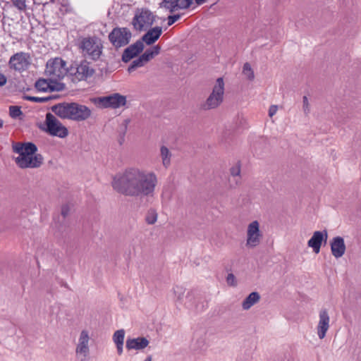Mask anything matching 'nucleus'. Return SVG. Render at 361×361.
Instances as JSON below:
<instances>
[{
  "label": "nucleus",
  "instance_id": "obj_11",
  "mask_svg": "<svg viewBox=\"0 0 361 361\" xmlns=\"http://www.w3.org/2000/svg\"><path fill=\"white\" fill-rule=\"evenodd\" d=\"M29 59L30 56L26 53H16L10 58L8 66L11 69L22 72L28 68L30 65Z\"/></svg>",
  "mask_w": 361,
  "mask_h": 361
},
{
  "label": "nucleus",
  "instance_id": "obj_39",
  "mask_svg": "<svg viewBox=\"0 0 361 361\" xmlns=\"http://www.w3.org/2000/svg\"><path fill=\"white\" fill-rule=\"evenodd\" d=\"M230 172L231 176L235 178L236 176H239L240 173V165L239 163H237L235 166H233L230 169Z\"/></svg>",
  "mask_w": 361,
  "mask_h": 361
},
{
  "label": "nucleus",
  "instance_id": "obj_19",
  "mask_svg": "<svg viewBox=\"0 0 361 361\" xmlns=\"http://www.w3.org/2000/svg\"><path fill=\"white\" fill-rule=\"evenodd\" d=\"M90 341V336L88 331L82 330L80 332V337L78 339V343L77 345L75 352L77 354L82 355L86 357L90 352L88 343Z\"/></svg>",
  "mask_w": 361,
  "mask_h": 361
},
{
  "label": "nucleus",
  "instance_id": "obj_48",
  "mask_svg": "<svg viewBox=\"0 0 361 361\" xmlns=\"http://www.w3.org/2000/svg\"><path fill=\"white\" fill-rule=\"evenodd\" d=\"M195 1L197 5H201V4H204L207 0H195Z\"/></svg>",
  "mask_w": 361,
  "mask_h": 361
},
{
  "label": "nucleus",
  "instance_id": "obj_8",
  "mask_svg": "<svg viewBox=\"0 0 361 361\" xmlns=\"http://www.w3.org/2000/svg\"><path fill=\"white\" fill-rule=\"evenodd\" d=\"M45 124L46 131L52 136L63 138L68 134V129L51 113L46 114Z\"/></svg>",
  "mask_w": 361,
  "mask_h": 361
},
{
  "label": "nucleus",
  "instance_id": "obj_10",
  "mask_svg": "<svg viewBox=\"0 0 361 361\" xmlns=\"http://www.w3.org/2000/svg\"><path fill=\"white\" fill-rule=\"evenodd\" d=\"M262 238L259 231V224L257 221L251 222L247 227L246 245L250 247L257 246Z\"/></svg>",
  "mask_w": 361,
  "mask_h": 361
},
{
  "label": "nucleus",
  "instance_id": "obj_6",
  "mask_svg": "<svg viewBox=\"0 0 361 361\" xmlns=\"http://www.w3.org/2000/svg\"><path fill=\"white\" fill-rule=\"evenodd\" d=\"M224 94V82L222 78H217L212 92L203 105L204 109H212L218 107L223 102Z\"/></svg>",
  "mask_w": 361,
  "mask_h": 361
},
{
  "label": "nucleus",
  "instance_id": "obj_41",
  "mask_svg": "<svg viewBox=\"0 0 361 361\" xmlns=\"http://www.w3.org/2000/svg\"><path fill=\"white\" fill-rule=\"evenodd\" d=\"M226 282L228 285L235 286L236 285L235 276L233 274H228L226 277Z\"/></svg>",
  "mask_w": 361,
  "mask_h": 361
},
{
  "label": "nucleus",
  "instance_id": "obj_14",
  "mask_svg": "<svg viewBox=\"0 0 361 361\" xmlns=\"http://www.w3.org/2000/svg\"><path fill=\"white\" fill-rule=\"evenodd\" d=\"M144 49V44L141 40L128 47L123 52L122 61L124 63L129 62L132 59L137 56Z\"/></svg>",
  "mask_w": 361,
  "mask_h": 361
},
{
  "label": "nucleus",
  "instance_id": "obj_51",
  "mask_svg": "<svg viewBox=\"0 0 361 361\" xmlns=\"http://www.w3.org/2000/svg\"><path fill=\"white\" fill-rule=\"evenodd\" d=\"M3 125H4V121L2 119L0 118V128H1L3 127Z\"/></svg>",
  "mask_w": 361,
  "mask_h": 361
},
{
  "label": "nucleus",
  "instance_id": "obj_38",
  "mask_svg": "<svg viewBox=\"0 0 361 361\" xmlns=\"http://www.w3.org/2000/svg\"><path fill=\"white\" fill-rule=\"evenodd\" d=\"M206 345L205 339L202 337L197 338L195 342V350H202Z\"/></svg>",
  "mask_w": 361,
  "mask_h": 361
},
{
  "label": "nucleus",
  "instance_id": "obj_17",
  "mask_svg": "<svg viewBox=\"0 0 361 361\" xmlns=\"http://www.w3.org/2000/svg\"><path fill=\"white\" fill-rule=\"evenodd\" d=\"M94 73V71L90 66V63L87 61H82L77 66L73 74L78 80H84L92 76Z\"/></svg>",
  "mask_w": 361,
  "mask_h": 361
},
{
  "label": "nucleus",
  "instance_id": "obj_34",
  "mask_svg": "<svg viewBox=\"0 0 361 361\" xmlns=\"http://www.w3.org/2000/svg\"><path fill=\"white\" fill-rule=\"evenodd\" d=\"M13 5L17 8L20 11H24L26 9L25 0H11Z\"/></svg>",
  "mask_w": 361,
  "mask_h": 361
},
{
  "label": "nucleus",
  "instance_id": "obj_40",
  "mask_svg": "<svg viewBox=\"0 0 361 361\" xmlns=\"http://www.w3.org/2000/svg\"><path fill=\"white\" fill-rule=\"evenodd\" d=\"M129 123H130V120L128 118H127L123 121V123L121 126V133L122 134L123 137H124V135L126 133L128 125Z\"/></svg>",
  "mask_w": 361,
  "mask_h": 361
},
{
  "label": "nucleus",
  "instance_id": "obj_49",
  "mask_svg": "<svg viewBox=\"0 0 361 361\" xmlns=\"http://www.w3.org/2000/svg\"><path fill=\"white\" fill-rule=\"evenodd\" d=\"M48 97H52L51 98V100H52V99H57L59 97V95H51V96H49Z\"/></svg>",
  "mask_w": 361,
  "mask_h": 361
},
{
  "label": "nucleus",
  "instance_id": "obj_20",
  "mask_svg": "<svg viewBox=\"0 0 361 361\" xmlns=\"http://www.w3.org/2000/svg\"><path fill=\"white\" fill-rule=\"evenodd\" d=\"M162 33V28L157 26L149 30L140 39L142 42H145L147 45L154 44L161 36Z\"/></svg>",
  "mask_w": 361,
  "mask_h": 361
},
{
  "label": "nucleus",
  "instance_id": "obj_43",
  "mask_svg": "<svg viewBox=\"0 0 361 361\" xmlns=\"http://www.w3.org/2000/svg\"><path fill=\"white\" fill-rule=\"evenodd\" d=\"M70 212V207L68 204H64L61 207V215L66 218L68 214Z\"/></svg>",
  "mask_w": 361,
  "mask_h": 361
},
{
  "label": "nucleus",
  "instance_id": "obj_27",
  "mask_svg": "<svg viewBox=\"0 0 361 361\" xmlns=\"http://www.w3.org/2000/svg\"><path fill=\"white\" fill-rule=\"evenodd\" d=\"M243 74L247 80L252 81L255 78L254 71L249 63H245L243 67Z\"/></svg>",
  "mask_w": 361,
  "mask_h": 361
},
{
  "label": "nucleus",
  "instance_id": "obj_24",
  "mask_svg": "<svg viewBox=\"0 0 361 361\" xmlns=\"http://www.w3.org/2000/svg\"><path fill=\"white\" fill-rule=\"evenodd\" d=\"M160 152L163 165L167 168L171 164V154L169 149L165 146H161Z\"/></svg>",
  "mask_w": 361,
  "mask_h": 361
},
{
  "label": "nucleus",
  "instance_id": "obj_47",
  "mask_svg": "<svg viewBox=\"0 0 361 361\" xmlns=\"http://www.w3.org/2000/svg\"><path fill=\"white\" fill-rule=\"evenodd\" d=\"M206 306L207 305H204V302H201V305L200 306V305H195L194 307V309L197 312H201L202 310H203L205 308Z\"/></svg>",
  "mask_w": 361,
  "mask_h": 361
},
{
  "label": "nucleus",
  "instance_id": "obj_50",
  "mask_svg": "<svg viewBox=\"0 0 361 361\" xmlns=\"http://www.w3.org/2000/svg\"><path fill=\"white\" fill-rule=\"evenodd\" d=\"M145 361H152V356L151 355H149L146 357V359L145 360Z\"/></svg>",
  "mask_w": 361,
  "mask_h": 361
},
{
  "label": "nucleus",
  "instance_id": "obj_16",
  "mask_svg": "<svg viewBox=\"0 0 361 361\" xmlns=\"http://www.w3.org/2000/svg\"><path fill=\"white\" fill-rule=\"evenodd\" d=\"M71 120L82 121L91 116V110L86 106L74 102Z\"/></svg>",
  "mask_w": 361,
  "mask_h": 361
},
{
  "label": "nucleus",
  "instance_id": "obj_12",
  "mask_svg": "<svg viewBox=\"0 0 361 361\" xmlns=\"http://www.w3.org/2000/svg\"><path fill=\"white\" fill-rule=\"evenodd\" d=\"M74 102H61L51 107V110L62 119L72 118Z\"/></svg>",
  "mask_w": 361,
  "mask_h": 361
},
{
  "label": "nucleus",
  "instance_id": "obj_7",
  "mask_svg": "<svg viewBox=\"0 0 361 361\" xmlns=\"http://www.w3.org/2000/svg\"><path fill=\"white\" fill-rule=\"evenodd\" d=\"M131 37L132 33L127 27H114L109 34V40L116 49L128 44Z\"/></svg>",
  "mask_w": 361,
  "mask_h": 361
},
{
  "label": "nucleus",
  "instance_id": "obj_26",
  "mask_svg": "<svg viewBox=\"0 0 361 361\" xmlns=\"http://www.w3.org/2000/svg\"><path fill=\"white\" fill-rule=\"evenodd\" d=\"M49 91H62L65 88V85L61 82H58L57 80H54L51 78L49 79Z\"/></svg>",
  "mask_w": 361,
  "mask_h": 361
},
{
  "label": "nucleus",
  "instance_id": "obj_15",
  "mask_svg": "<svg viewBox=\"0 0 361 361\" xmlns=\"http://www.w3.org/2000/svg\"><path fill=\"white\" fill-rule=\"evenodd\" d=\"M328 233L326 230L323 231H315L312 236L307 242V245L312 247L313 251L318 254L320 251V247L323 241L325 243L327 240Z\"/></svg>",
  "mask_w": 361,
  "mask_h": 361
},
{
  "label": "nucleus",
  "instance_id": "obj_44",
  "mask_svg": "<svg viewBox=\"0 0 361 361\" xmlns=\"http://www.w3.org/2000/svg\"><path fill=\"white\" fill-rule=\"evenodd\" d=\"M277 110H278V106L276 105H271L269 109V116L270 117H272L274 115L276 114Z\"/></svg>",
  "mask_w": 361,
  "mask_h": 361
},
{
  "label": "nucleus",
  "instance_id": "obj_46",
  "mask_svg": "<svg viewBox=\"0 0 361 361\" xmlns=\"http://www.w3.org/2000/svg\"><path fill=\"white\" fill-rule=\"evenodd\" d=\"M7 78L3 74L0 73V87L4 86L6 84Z\"/></svg>",
  "mask_w": 361,
  "mask_h": 361
},
{
  "label": "nucleus",
  "instance_id": "obj_13",
  "mask_svg": "<svg viewBox=\"0 0 361 361\" xmlns=\"http://www.w3.org/2000/svg\"><path fill=\"white\" fill-rule=\"evenodd\" d=\"M319 322L317 326V335L320 339H323L329 329L330 317L328 310L325 308L320 310L319 312Z\"/></svg>",
  "mask_w": 361,
  "mask_h": 361
},
{
  "label": "nucleus",
  "instance_id": "obj_18",
  "mask_svg": "<svg viewBox=\"0 0 361 361\" xmlns=\"http://www.w3.org/2000/svg\"><path fill=\"white\" fill-rule=\"evenodd\" d=\"M332 255L336 258L341 257L345 252L344 239L341 236L334 237L330 243Z\"/></svg>",
  "mask_w": 361,
  "mask_h": 361
},
{
  "label": "nucleus",
  "instance_id": "obj_28",
  "mask_svg": "<svg viewBox=\"0 0 361 361\" xmlns=\"http://www.w3.org/2000/svg\"><path fill=\"white\" fill-rule=\"evenodd\" d=\"M35 87L39 91H42V92L49 91V80H45V79H39L35 82Z\"/></svg>",
  "mask_w": 361,
  "mask_h": 361
},
{
  "label": "nucleus",
  "instance_id": "obj_5",
  "mask_svg": "<svg viewBox=\"0 0 361 361\" xmlns=\"http://www.w3.org/2000/svg\"><path fill=\"white\" fill-rule=\"evenodd\" d=\"M80 47L85 56L94 61L97 60L102 52L101 41L95 37L84 38L81 42Z\"/></svg>",
  "mask_w": 361,
  "mask_h": 361
},
{
  "label": "nucleus",
  "instance_id": "obj_36",
  "mask_svg": "<svg viewBox=\"0 0 361 361\" xmlns=\"http://www.w3.org/2000/svg\"><path fill=\"white\" fill-rule=\"evenodd\" d=\"M192 0H178V9H186L190 6Z\"/></svg>",
  "mask_w": 361,
  "mask_h": 361
},
{
  "label": "nucleus",
  "instance_id": "obj_31",
  "mask_svg": "<svg viewBox=\"0 0 361 361\" xmlns=\"http://www.w3.org/2000/svg\"><path fill=\"white\" fill-rule=\"evenodd\" d=\"M157 220V214L154 210H149L145 217V221L148 224H154Z\"/></svg>",
  "mask_w": 361,
  "mask_h": 361
},
{
  "label": "nucleus",
  "instance_id": "obj_25",
  "mask_svg": "<svg viewBox=\"0 0 361 361\" xmlns=\"http://www.w3.org/2000/svg\"><path fill=\"white\" fill-rule=\"evenodd\" d=\"M178 0H163L160 4L161 7L168 9L170 12L178 10Z\"/></svg>",
  "mask_w": 361,
  "mask_h": 361
},
{
  "label": "nucleus",
  "instance_id": "obj_3",
  "mask_svg": "<svg viewBox=\"0 0 361 361\" xmlns=\"http://www.w3.org/2000/svg\"><path fill=\"white\" fill-rule=\"evenodd\" d=\"M92 102L98 108L118 109L126 105V97L118 93H114L105 97H94Z\"/></svg>",
  "mask_w": 361,
  "mask_h": 361
},
{
  "label": "nucleus",
  "instance_id": "obj_23",
  "mask_svg": "<svg viewBox=\"0 0 361 361\" xmlns=\"http://www.w3.org/2000/svg\"><path fill=\"white\" fill-rule=\"evenodd\" d=\"M124 337H125L124 329L117 330L114 332V334L113 335V341L116 345L117 352H118V355H121L123 353Z\"/></svg>",
  "mask_w": 361,
  "mask_h": 361
},
{
  "label": "nucleus",
  "instance_id": "obj_37",
  "mask_svg": "<svg viewBox=\"0 0 361 361\" xmlns=\"http://www.w3.org/2000/svg\"><path fill=\"white\" fill-rule=\"evenodd\" d=\"M302 110L305 115H308L310 111V105L307 96L302 97Z\"/></svg>",
  "mask_w": 361,
  "mask_h": 361
},
{
  "label": "nucleus",
  "instance_id": "obj_4",
  "mask_svg": "<svg viewBox=\"0 0 361 361\" xmlns=\"http://www.w3.org/2000/svg\"><path fill=\"white\" fill-rule=\"evenodd\" d=\"M68 72L66 62L61 58L51 59L47 62L45 73L54 80L63 78Z\"/></svg>",
  "mask_w": 361,
  "mask_h": 361
},
{
  "label": "nucleus",
  "instance_id": "obj_2",
  "mask_svg": "<svg viewBox=\"0 0 361 361\" xmlns=\"http://www.w3.org/2000/svg\"><path fill=\"white\" fill-rule=\"evenodd\" d=\"M13 151L19 154L15 161L20 169L39 168L43 163V157L36 153L37 147L32 142H16Z\"/></svg>",
  "mask_w": 361,
  "mask_h": 361
},
{
  "label": "nucleus",
  "instance_id": "obj_9",
  "mask_svg": "<svg viewBox=\"0 0 361 361\" xmlns=\"http://www.w3.org/2000/svg\"><path fill=\"white\" fill-rule=\"evenodd\" d=\"M154 22V16L147 9H142L134 16L132 24L137 30H142L145 26H150Z\"/></svg>",
  "mask_w": 361,
  "mask_h": 361
},
{
  "label": "nucleus",
  "instance_id": "obj_21",
  "mask_svg": "<svg viewBox=\"0 0 361 361\" xmlns=\"http://www.w3.org/2000/svg\"><path fill=\"white\" fill-rule=\"evenodd\" d=\"M149 344V341L145 337L136 338H128L126 341V348L128 350H142Z\"/></svg>",
  "mask_w": 361,
  "mask_h": 361
},
{
  "label": "nucleus",
  "instance_id": "obj_29",
  "mask_svg": "<svg viewBox=\"0 0 361 361\" xmlns=\"http://www.w3.org/2000/svg\"><path fill=\"white\" fill-rule=\"evenodd\" d=\"M145 64V63L139 56L137 59L132 61L131 64L129 66L128 68V71L129 73H131L135 71L137 68L144 66Z\"/></svg>",
  "mask_w": 361,
  "mask_h": 361
},
{
  "label": "nucleus",
  "instance_id": "obj_32",
  "mask_svg": "<svg viewBox=\"0 0 361 361\" xmlns=\"http://www.w3.org/2000/svg\"><path fill=\"white\" fill-rule=\"evenodd\" d=\"M51 98L52 97H32V96H25L24 97V99L27 101L35 102H37V103L47 102L48 101L51 100Z\"/></svg>",
  "mask_w": 361,
  "mask_h": 361
},
{
  "label": "nucleus",
  "instance_id": "obj_30",
  "mask_svg": "<svg viewBox=\"0 0 361 361\" xmlns=\"http://www.w3.org/2000/svg\"><path fill=\"white\" fill-rule=\"evenodd\" d=\"M22 114H23V112H22L20 106H9V115L11 118H16Z\"/></svg>",
  "mask_w": 361,
  "mask_h": 361
},
{
  "label": "nucleus",
  "instance_id": "obj_35",
  "mask_svg": "<svg viewBox=\"0 0 361 361\" xmlns=\"http://www.w3.org/2000/svg\"><path fill=\"white\" fill-rule=\"evenodd\" d=\"M140 57L142 59V61L147 63L152 59L154 58L153 54L151 51V49H147Z\"/></svg>",
  "mask_w": 361,
  "mask_h": 361
},
{
  "label": "nucleus",
  "instance_id": "obj_33",
  "mask_svg": "<svg viewBox=\"0 0 361 361\" xmlns=\"http://www.w3.org/2000/svg\"><path fill=\"white\" fill-rule=\"evenodd\" d=\"M174 294L178 301L182 302L185 289L182 286H176L173 289Z\"/></svg>",
  "mask_w": 361,
  "mask_h": 361
},
{
  "label": "nucleus",
  "instance_id": "obj_22",
  "mask_svg": "<svg viewBox=\"0 0 361 361\" xmlns=\"http://www.w3.org/2000/svg\"><path fill=\"white\" fill-rule=\"evenodd\" d=\"M260 300V295L257 292H252L243 301L242 307L244 310H247Z\"/></svg>",
  "mask_w": 361,
  "mask_h": 361
},
{
  "label": "nucleus",
  "instance_id": "obj_42",
  "mask_svg": "<svg viewBox=\"0 0 361 361\" xmlns=\"http://www.w3.org/2000/svg\"><path fill=\"white\" fill-rule=\"evenodd\" d=\"M180 15L176 14L173 16H169L168 17V25H172L176 21H177L180 18Z\"/></svg>",
  "mask_w": 361,
  "mask_h": 361
},
{
  "label": "nucleus",
  "instance_id": "obj_45",
  "mask_svg": "<svg viewBox=\"0 0 361 361\" xmlns=\"http://www.w3.org/2000/svg\"><path fill=\"white\" fill-rule=\"evenodd\" d=\"M151 51L153 54L154 57L158 55L160 52L161 47L159 45L154 46L152 49H150Z\"/></svg>",
  "mask_w": 361,
  "mask_h": 361
},
{
  "label": "nucleus",
  "instance_id": "obj_1",
  "mask_svg": "<svg viewBox=\"0 0 361 361\" xmlns=\"http://www.w3.org/2000/svg\"><path fill=\"white\" fill-rule=\"evenodd\" d=\"M157 184V178L154 172L135 167L126 169L114 177L112 182L116 191L130 197L152 196Z\"/></svg>",
  "mask_w": 361,
  "mask_h": 361
}]
</instances>
